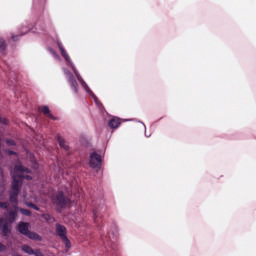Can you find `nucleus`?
<instances>
[{
  "mask_svg": "<svg viewBox=\"0 0 256 256\" xmlns=\"http://www.w3.org/2000/svg\"><path fill=\"white\" fill-rule=\"evenodd\" d=\"M108 125L110 129H117L121 125V120L119 118H112Z\"/></svg>",
  "mask_w": 256,
  "mask_h": 256,
  "instance_id": "nucleus-12",
  "label": "nucleus"
},
{
  "mask_svg": "<svg viewBox=\"0 0 256 256\" xmlns=\"http://www.w3.org/2000/svg\"><path fill=\"white\" fill-rule=\"evenodd\" d=\"M101 161V155L97 152H93L90 155V167H92V169H101Z\"/></svg>",
  "mask_w": 256,
  "mask_h": 256,
  "instance_id": "nucleus-8",
  "label": "nucleus"
},
{
  "mask_svg": "<svg viewBox=\"0 0 256 256\" xmlns=\"http://www.w3.org/2000/svg\"><path fill=\"white\" fill-rule=\"evenodd\" d=\"M6 144L9 147H15L17 145V143H15V140H12V139H6Z\"/></svg>",
  "mask_w": 256,
  "mask_h": 256,
  "instance_id": "nucleus-19",
  "label": "nucleus"
},
{
  "mask_svg": "<svg viewBox=\"0 0 256 256\" xmlns=\"http://www.w3.org/2000/svg\"><path fill=\"white\" fill-rule=\"evenodd\" d=\"M22 30L23 32L20 35H12L13 41H19V37H23V35H27V33H29V29H27V27H23Z\"/></svg>",
  "mask_w": 256,
  "mask_h": 256,
  "instance_id": "nucleus-14",
  "label": "nucleus"
},
{
  "mask_svg": "<svg viewBox=\"0 0 256 256\" xmlns=\"http://www.w3.org/2000/svg\"><path fill=\"white\" fill-rule=\"evenodd\" d=\"M52 202L58 207H65V205H67V198H65V194H63V191H59L56 195H54L52 197Z\"/></svg>",
  "mask_w": 256,
  "mask_h": 256,
  "instance_id": "nucleus-6",
  "label": "nucleus"
},
{
  "mask_svg": "<svg viewBox=\"0 0 256 256\" xmlns=\"http://www.w3.org/2000/svg\"><path fill=\"white\" fill-rule=\"evenodd\" d=\"M18 231L21 233V235H25V237H28L29 239H33L34 241H41L39 234L29 231V223L27 222H19Z\"/></svg>",
  "mask_w": 256,
  "mask_h": 256,
  "instance_id": "nucleus-2",
  "label": "nucleus"
},
{
  "mask_svg": "<svg viewBox=\"0 0 256 256\" xmlns=\"http://www.w3.org/2000/svg\"><path fill=\"white\" fill-rule=\"evenodd\" d=\"M70 86L73 88L75 93H78L79 91V84L77 83V80L75 79V76H73V74L69 75V79H68Z\"/></svg>",
  "mask_w": 256,
  "mask_h": 256,
  "instance_id": "nucleus-11",
  "label": "nucleus"
},
{
  "mask_svg": "<svg viewBox=\"0 0 256 256\" xmlns=\"http://www.w3.org/2000/svg\"><path fill=\"white\" fill-rule=\"evenodd\" d=\"M17 221V209L14 208V210L8 211V219L7 221L5 218H0V231L2 233L3 237H9L11 235L12 231V223H15Z\"/></svg>",
  "mask_w": 256,
  "mask_h": 256,
  "instance_id": "nucleus-1",
  "label": "nucleus"
},
{
  "mask_svg": "<svg viewBox=\"0 0 256 256\" xmlns=\"http://www.w3.org/2000/svg\"><path fill=\"white\" fill-rule=\"evenodd\" d=\"M3 251H7V246L0 242V253H3Z\"/></svg>",
  "mask_w": 256,
  "mask_h": 256,
  "instance_id": "nucleus-23",
  "label": "nucleus"
},
{
  "mask_svg": "<svg viewBox=\"0 0 256 256\" xmlns=\"http://www.w3.org/2000/svg\"><path fill=\"white\" fill-rule=\"evenodd\" d=\"M39 111L41 113H43V115H45L49 119H52L53 121H57V117H55V116H53V114H51V110L49 109V106H40Z\"/></svg>",
  "mask_w": 256,
  "mask_h": 256,
  "instance_id": "nucleus-10",
  "label": "nucleus"
},
{
  "mask_svg": "<svg viewBox=\"0 0 256 256\" xmlns=\"http://www.w3.org/2000/svg\"><path fill=\"white\" fill-rule=\"evenodd\" d=\"M12 184H11V190L10 193H20L21 186L23 185L22 180L19 178V176L16 174V172L12 175Z\"/></svg>",
  "mask_w": 256,
  "mask_h": 256,
  "instance_id": "nucleus-5",
  "label": "nucleus"
},
{
  "mask_svg": "<svg viewBox=\"0 0 256 256\" xmlns=\"http://www.w3.org/2000/svg\"><path fill=\"white\" fill-rule=\"evenodd\" d=\"M20 213L25 215V217H31L32 213L29 209L19 208Z\"/></svg>",
  "mask_w": 256,
  "mask_h": 256,
  "instance_id": "nucleus-16",
  "label": "nucleus"
},
{
  "mask_svg": "<svg viewBox=\"0 0 256 256\" xmlns=\"http://www.w3.org/2000/svg\"><path fill=\"white\" fill-rule=\"evenodd\" d=\"M7 47V44L5 43V40L0 38V51L3 53Z\"/></svg>",
  "mask_w": 256,
  "mask_h": 256,
  "instance_id": "nucleus-18",
  "label": "nucleus"
},
{
  "mask_svg": "<svg viewBox=\"0 0 256 256\" xmlns=\"http://www.w3.org/2000/svg\"><path fill=\"white\" fill-rule=\"evenodd\" d=\"M15 174L18 175V178H20V181L23 179L31 180V176L29 175H23L21 173H30L29 168H25L23 165H16L14 168Z\"/></svg>",
  "mask_w": 256,
  "mask_h": 256,
  "instance_id": "nucleus-7",
  "label": "nucleus"
},
{
  "mask_svg": "<svg viewBox=\"0 0 256 256\" xmlns=\"http://www.w3.org/2000/svg\"><path fill=\"white\" fill-rule=\"evenodd\" d=\"M32 255H35V256H45V255H43V252H41V250H39V249L34 250V253Z\"/></svg>",
  "mask_w": 256,
  "mask_h": 256,
  "instance_id": "nucleus-22",
  "label": "nucleus"
},
{
  "mask_svg": "<svg viewBox=\"0 0 256 256\" xmlns=\"http://www.w3.org/2000/svg\"><path fill=\"white\" fill-rule=\"evenodd\" d=\"M58 48L60 50V53L62 57L65 59L66 62H68V65L72 68L74 74L76 75L78 81H81V76H79V72H77V69H75V66H73V62H71V57H69V54L63 47V44L61 42H57Z\"/></svg>",
  "mask_w": 256,
  "mask_h": 256,
  "instance_id": "nucleus-4",
  "label": "nucleus"
},
{
  "mask_svg": "<svg viewBox=\"0 0 256 256\" xmlns=\"http://www.w3.org/2000/svg\"><path fill=\"white\" fill-rule=\"evenodd\" d=\"M0 123H2V125H9V120L7 118L0 117Z\"/></svg>",
  "mask_w": 256,
  "mask_h": 256,
  "instance_id": "nucleus-21",
  "label": "nucleus"
},
{
  "mask_svg": "<svg viewBox=\"0 0 256 256\" xmlns=\"http://www.w3.org/2000/svg\"><path fill=\"white\" fill-rule=\"evenodd\" d=\"M19 193L9 192V201L12 204L13 209H19Z\"/></svg>",
  "mask_w": 256,
  "mask_h": 256,
  "instance_id": "nucleus-9",
  "label": "nucleus"
},
{
  "mask_svg": "<svg viewBox=\"0 0 256 256\" xmlns=\"http://www.w3.org/2000/svg\"><path fill=\"white\" fill-rule=\"evenodd\" d=\"M42 217H43V219H45V221L51 220V215H49V214H43Z\"/></svg>",
  "mask_w": 256,
  "mask_h": 256,
  "instance_id": "nucleus-24",
  "label": "nucleus"
},
{
  "mask_svg": "<svg viewBox=\"0 0 256 256\" xmlns=\"http://www.w3.org/2000/svg\"><path fill=\"white\" fill-rule=\"evenodd\" d=\"M56 235L64 243L66 249H71V241L67 237V228L64 225L56 224Z\"/></svg>",
  "mask_w": 256,
  "mask_h": 256,
  "instance_id": "nucleus-3",
  "label": "nucleus"
},
{
  "mask_svg": "<svg viewBox=\"0 0 256 256\" xmlns=\"http://www.w3.org/2000/svg\"><path fill=\"white\" fill-rule=\"evenodd\" d=\"M93 215H94V221L97 223V217H98L97 210L93 211Z\"/></svg>",
  "mask_w": 256,
  "mask_h": 256,
  "instance_id": "nucleus-25",
  "label": "nucleus"
},
{
  "mask_svg": "<svg viewBox=\"0 0 256 256\" xmlns=\"http://www.w3.org/2000/svg\"><path fill=\"white\" fill-rule=\"evenodd\" d=\"M0 209H9V202H0Z\"/></svg>",
  "mask_w": 256,
  "mask_h": 256,
  "instance_id": "nucleus-20",
  "label": "nucleus"
},
{
  "mask_svg": "<svg viewBox=\"0 0 256 256\" xmlns=\"http://www.w3.org/2000/svg\"><path fill=\"white\" fill-rule=\"evenodd\" d=\"M25 205L26 207H30V209H34L35 211H41V209L38 208V206L33 204L32 202H26Z\"/></svg>",
  "mask_w": 256,
  "mask_h": 256,
  "instance_id": "nucleus-17",
  "label": "nucleus"
},
{
  "mask_svg": "<svg viewBox=\"0 0 256 256\" xmlns=\"http://www.w3.org/2000/svg\"><path fill=\"white\" fill-rule=\"evenodd\" d=\"M57 141L62 149L65 151H69V145H67V142H65V139L63 137L58 136Z\"/></svg>",
  "mask_w": 256,
  "mask_h": 256,
  "instance_id": "nucleus-13",
  "label": "nucleus"
},
{
  "mask_svg": "<svg viewBox=\"0 0 256 256\" xmlns=\"http://www.w3.org/2000/svg\"><path fill=\"white\" fill-rule=\"evenodd\" d=\"M22 251H24V253H27V255H33V253H35V250H33V248H31V246L29 245H23Z\"/></svg>",
  "mask_w": 256,
  "mask_h": 256,
  "instance_id": "nucleus-15",
  "label": "nucleus"
},
{
  "mask_svg": "<svg viewBox=\"0 0 256 256\" xmlns=\"http://www.w3.org/2000/svg\"><path fill=\"white\" fill-rule=\"evenodd\" d=\"M16 153H15V151H13V150H8V155H15Z\"/></svg>",
  "mask_w": 256,
  "mask_h": 256,
  "instance_id": "nucleus-26",
  "label": "nucleus"
}]
</instances>
